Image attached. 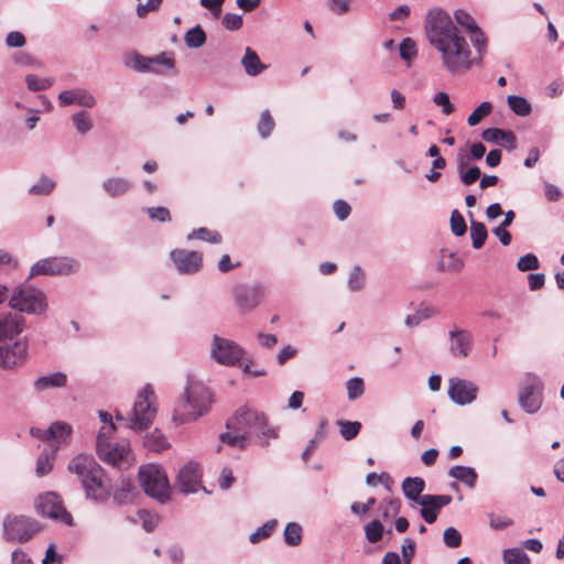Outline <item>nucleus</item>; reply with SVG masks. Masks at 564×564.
I'll use <instances>...</instances> for the list:
<instances>
[{
	"label": "nucleus",
	"instance_id": "f257e3e1",
	"mask_svg": "<svg viewBox=\"0 0 564 564\" xmlns=\"http://www.w3.org/2000/svg\"><path fill=\"white\" fill-rule=\"evenodd\" d=\"M425 29L430 43L441 53L443 67L451 74H463L482 58L478 53L473 54L467 40L445 11H431Z\"/></svg>",
	"mask_w": 564,
	"mask_h": 564
},
{
	"label": "nucleus",
	"instance_id": "f03ea898",
	"mask_svg": "<svg viewBox=\"0 0 564 564\" xmlns=\"http://www.w3.org/2000/svg\"><path fill=\"white\" fill-rule=\"evenodd\" d=\"M24 317L15 312L0 313V368L12 370L28 357V341L21 337Z\"/></svg>",
	"mask_w": 564,
	"mask_h": 564
},
{
	"label": "nucleus",
	"instance_id": "7ed1b4c3",
	"mask_svg": "<svg viewBox=\"0 0 564 564\" xmlns=\"http://www.w3.org/2000/svg\"><path fill=\"white\" fill-rule=\"evenodd\" d=\"M227 427L230 432L220 435V441L230 446L245 448L248 440L256 436H273L275 433L268 427L267 419L257 410L242 406L228 420Z\"/></svg>",
	"mask_w": 564,
	"mask_h": 564
},
{
	"label": "nucleus",
	"instance_id": "20e7f679",
	"mask_svg": "<svg viewBox=\"0 0 564 564\" xmlns=\"http://www.w3.org/2000/svg\"><path fill=\"white\" fill-rule=\"evenodd\" d=\"M213 402L210 390L202 381L188 378L184 394L175 404L173 421L176 424L194 422L209 412Z\"/></svg>",
	"mask_w": 564,
	"mask_h": 564
},
{
	"label": "nucleus",
	"instance_id": "39448f33",
	"mask_svg": "<svg viewBox=\"0 0 564 564\" xmlns=\"http://www.w3.org/2000/svg\"><path fill=\"white\" fill-rule=\"evenodd\" d=\"M68 470L78 477L89 499L105 501L109 497L104 470L93 456L82 454L74 457Z\"/></svg>",
	"mask_w": 564,
	"mask_h": 564
},
{
	"label": "nucleus",
	"instance_id": "423d86ee",
	"mask_svg": "<svg viewBox=\"0 0 564 564\" xmlns=\"http://www.w3.org/2000/svg\"><path fill=\"white\" fill-rule=\"evenodd\" d=\"M158 413L156 395L151 384H145L138 393L133 408L123 417L117 412V420H126L128 426L134 431L147 430L154 421Z\"/></svg>",
	"mask_w": 564,
	"mask_h": 564
},
{
	"label": "nucleus",
	"instance_id": "0eeeda50",
	"mask_svg": "<svg viewBox=\"0 0 564 564\" xmlns=\"http://www.w3.org/2000/svg\"><path fill=\"white\" fill-rule=\"evenodd\" d=\"M72 433V426L64 422H55L47 430L32 427L31 434L50 443V453H43L36 462V474L44 476L53 468L54 455L57 452L55 443H65Z\"/></svg>",
	"mask_w": 564,
	"mask_h": 564
},
{
	"label": "nucleus",
	"instance_id": "6e6552de",
	"mask_svg": "<svg viewBox=\"0 0 564 564\" xmlns=\"http://www.w3.org/2000/svg\"><path fill=\"white\" fill-rule=\"evenodd\" d=\"M139 479L144 491L164 502L169 499L171 487L164 470L155 464L144 465L139 470Z\"/></svg>",
	"mask_w": 564,
	"mask_h": 564
},
{
	"label": "nucleus",
	"instance_id": "1a4fd4ad",
	"mask_svg": "<svg viewBox=\"0 0 564 564\" xmlns=\"http://www.w3.org/2000/svg\"><path fill=\"white\" fill-rule=\"evenodd\" d=\"M10 306L20 312L40 314L46 308L45 295L31 286H22L13 293Z\"/></svg>",
	"mask_w": 564,
	"mask_h": 564
},
{
	"label": "nucleus",
	"instance_id": "9d476101",
	"mask_svg": "<svg viewBox=\"0 0 564 564\" xmlns=\"http://www.w3.org/2000/svg\"><path fill=\"white\" fill-rule=\"evenodd\" d=\"M39 529L35 521L24 516H7L3 521V535L7 541L26 542Z\"/></svg>",
	"mask_w": 564,
	"mask_h": 564
},
{
	"label": "nucleus",
	"instance_id": "9b49d317",
	"mask_svg": "<svg viewBox=\"0 0 564 564\" xmlns=\"http://www.w3.org/2000/svg\"><path fill=\"white\" fill-rule=\"evenodd\" d=\"M543 384L531 373L524 376L519 391V403L529 413H535L542 405Z\"/></svg>",
	"mask_w": 564,
	"mask_h": 564
},
{
	"label": "nucleus",
	"instance_id": "f8f14e48",
	"mask_svg": "<svg viewBox=\"0 0 564 564\" xmlns=\"http://www.w3.org/2000/svg\"><path fill=\"white\" fill-rule=\"evenodd\" d=\"M78 261L68 257H52L37 261L31 268V276L36 275H66L77 271Z\"/></svg>",
	"mask_w": 564,
	"mask_h": 564
},
{
	"label": "nucleus",
	"instance_id": "ddd939ff",
	"mask_svg": "<svg viewBox=\"0 0 564 564\" xmlns=\"http://www.w3.org/2000/svg\"><path fill=\"white\" fill-rule=\"evenodd\" d=\"M126 65L138 72L165 73L174 68V58L171 53H162L154 57H145L138 53L127 57Z\"/></svg>",
	"mask_w": 564,
	"mask_h": 564
},
{
	"label": "nucleus",
	"instance_id": "4468645a",
	"mask_svg": "<svg viewBox=\"0 0 564 564\" xmlns=\"http://www.w3.org/2000/svg\"><path fill=\"white\" fill-rule=\"evenodd\" d=\"M210 352L217 362L226 366H235L245 354L238 344L217 335L213 337Z\"/></svg>",
	"mask_w": 564,
	"mask_h": 564
},
{
	"label": "nucleus",
	"instance_id": "2eb2a0df",
	"mask_svg": "<svg viewBox=\"0 0 564 564\" xmlns=\"http://www.w3.org/2000/svg\"><path fill=\"white\" fill-rule=\"evenodd\" d=\"M36 509L45 517L72 524L70 513L64 508L61 497L55 492H46L39 496Z\"/></svg>",
	"mask_w": 564,
	"mask_h": 564
},
{
	"label": "nucleus",
	"instance_id": "dca6fc26",
	"mask_svg": "<svg viewBox=\"0 0 564 564\" xmlns=\"http://www.w3.org/2000/svg\"><path fill=\"white\" fill-rule=\"evenodd\" d=\"M109 456L104 457L98 455L99 458L106 464L112 465L119 469H124L131 466L134 462V456L128 441L110 442L108 443Z\"/></svg>",
	"mask_w": 564,
	"mask_h": 564
},
{
	"label": "nucleus",
	"instance_id": "f3484780",
	"mask_svg": "<svg viewBox=\"0 0 564 564\" xmlns=\"http://www.w3.org/2000/svg\"><path fill=\"white\" fill-rule=\"evenodd\" d=\"M454 18L457 24L465 28L470 33V41L476 47L479 57H481L487 45L484 32L478 28L473 17L465 10H456L454 12Z\"/></svg>",
	"mask_w": 564,
	"mask_h": 564
},
{
	"label": "nucleus",
	"instance_id": "a211bd4d",
	"mask_svg": "<svg viewBox=\"0 0 564 564\" xmlns=\"http://www.w3.org/2000/svg\"><path fill=\"white\" fill-rule=\"evenodd\" d=\"M478 388L470 381L459 378L449 380L448 395L457 404L471 403L477 398Z\"/></svg>",
	"mask_w": 564,
	"mask_h": 564
},
{
	"label": "nucleus",
	"instance_id": "6ab92c4d",
	"mask_svg": "<svg viewBox=\"0 0 564 564\" xmlns=\"http://www.w3.org/2000/svg\"><path fill=\"white\" fill-rule=\"evenodd\" d=\"M452 502L448 495H424L417 505L421 506L420 514L427 523H434L440 510Z\"/></svg>",
	"mask_w": 564,
	"mask_h": 564
},
{
	"label": "nucleus",
	"instance_id": "aec40b11",
	"mask_svg": "<svg viewBox=\"0 0 564 564\" xmlns=\"http://www.w3.org/2000/svg\"><path fill=\"white\" fill-rule=\"evenodd\" d=\"M58 102L62 107L77 105L84 108H94L97 100L89 90L85 88H73L59 93Z\"/></svg>",
	"mask_w": 564,
	"mask_h": 564
},
{
	"label": "nucleus",
	"instance_id": "412c9836",
	"mask_svg": "<svg viewBox=\"0 0 564 564\" xmlns=\"http://www.w3.org/2000/svg\"><path fill=\"white\" fill-rule=\"evenodd\" d=\"M264 297V291L261 286H238L235 289V300L242 312H248L257 307Z\"/></svg>",
	"mask_w": 564,
	"mask_h": 564
},
{
	"label": "nucleus",
	"instance_id": "4be33fe9",
	"mask_svg": "<svg viewBox=\"0 0 564 564\" xmlns=\"http://www.w3.org/2000/svg\"><path fill=\"white\" fill-rule=\"evenodd\" d=\"M171 258L181 273H195L199 270L203 260L200 253L183 249L173 250Z\"/></svg>",
	"mask_w": 564,
	"mask_h": 564
},
{
	"label": "nucleus",
	"instance_id": "5701e85b",
	"mask_svg": "<svg viewBox=\"0 0 564 564\" xmlns=\"http://www.w3.org/2000/svg\"><path fill=\"white\" fill-rule=\"evenodd\" d=\"M202 473L198 464L188 463L177 475V487L183 492H196L200 484Z\"/></svg>",
	"mask_w": 564,
	"mask_h": 564
},
{
	"label": "nucleus",
	"instance_id": "b1692460",
	"mask_svg": "<svg viewBox=\"0 0 564 564\" xmlns=\"http://www.w3.org/2000/svg\"><path fill=\"white\" fill-rule=\"evenodd\" d=\"M473 347V336L466 329L455 328L449 332V351L455 357L465 358Z\"/></svg>",
	"mask_w": 564,
	"mask_h": 564
},
{
	"label": "nucleus",
	"instance_id": "393cba45",
	"mask_svg": "<svg viewBox=\"0 0 564 564\" xmlns=\"http://www.w3.org/2000/svg\"><path fill=\"white\" fill-rule=\"evenodd\" d=\"M100 420L102 425L97 435V454L102 455L104 457L109 456L108 443L111 442V436L116 431V426L112 422V417L107 412H99Z\"/></svg>",
	"mask_w": 564,
	"mask_h": 564
},
{
	"label": "nucleus",
	"instance_id": "a878e982",
	"mask_svg": "<svg viewBox=\"0 0 564 564\" xmlns=\"http://www.w3.org/2000/svg\"><path fill=\"white\" fill-rule=\"evenodd\" d=\"M424 489L425 481L421 477H406L402 482V491L404 496L414 503L421 501L424 496L422 495Z\"/></svg>",
	"mask_w": 564,
	"mask_h": 564
},
{
	"label": "nucleus",
	"instance_id": "bb28decb",
	"mask_svg": "<svg viewBox=\"0 0 564 564\" xmlns=\"http://www.w3.org/2000/svg\"><path fill=\"white\" fill-rule=\"evenodd\" d=\"M482 139L487 142L501 144L508 148H514L516 137L511 131H503L498 128H489L484 130Z\"/></svg>",
	"mask_w": 564,
	"mask_h": 564
},
{
	"label": "nucleus",
	"instance_id": "cd10ccee",
	"mask_svg": "<svg viewBox=\"0 0 564 564\" xmlns=\"http://www.w3.org/2000/svg\"><path fill=\"white\" fill-rule=\"evenodd\" d=\"M241 64L246 73L250 76H257L267 68V66L260 61L258 54L250 47L246 48Z\"/></svg>",
	"mask_w": 564,
	"mask_h": 564
},
{
	"label": "nucleus",
	"instance_id": "c85d7f7f",
	"mask_svg": "<svg viewBox=\"0 0 564 564\" xmlns=\"http://www.w3.org/2000/svg\"><path fill=\"white\" fill-rule=\"evenodd\" d=\"M67 382L66 375L56 372L50 376L40 377L35 382L34 387L37 391H43L48 388L64 387Z\"/></svg>",
	"mask_w": 564,
	"mask_h": 564
},
{
	"label": "nucleus",
	"instance_id": "c756f323",
	"mask_svg": "<svg viewBox=\"0 0 564 564\" xmlns=\"http://www.w3.org/2000/svg\"><path fill=\"white\" fill-rule=\"evenodd\" d=\"M449 476L463 481L468 487L474 488L477 480V473L471 467L454 466L448 471Z\"/></svg>",
	"mask_w": 564,
	"mask_h": 564
},
{
	"label": "nucleus",
	"instance_id": "7c9ffc66",
	"mask_svg": "<svg viewBox=\"0 0 564 564\" xmlns=\"http://www.w3.org/2000/svg\"><path fill=\"white\" fill-rule=\"evenodd\" d=\"M144 446L153 452H162L169 447L166 437L159 430H154L151 434L145 436Z\"/></svg>",
	"mask_w": 564,
	"mask_h": 564
},
{
	"label": "nucleus",
	"instance_id": "2f4dec72",
	"mask_svg": "<svg viewBox=\"0 0 564 564\" xmlns=\"http://www.w3.org/2000/svg\"><path fill=\"white\" fill-rule=\"evenodd\" d=\"M130 187V182L123 178H109L104 183L105 191L112 197L124 194Z\"/></svg>",
	"mask_w": 564,
	"mask_h": 564
},
{
	"label": "nucleus",
	"instance_id": "473e14b6",
	"mask_svg": "<svg viewBox=\"0 0 564 564\" xmlns=\"http://www.w3.org/2000/svg\"><path fill=\"white\" fill-rule=\"evenodd\" d=\"M383 524L379 519H373L365 525V535L369 543H377L382 539Z\"/></svg>",
	"mask_w": 564,
	"mask_h": 564
},
{
	"label": "nucleus",
	"instance_id": "72a5a7b5",
	"mask_svg": "<svg viewBox=\"0 0 564 564\" xmlns=\"http://www.w3.org/2000/svg\"><path fill=\"white\" fill-rule=\"evenodd\" d=\"M488 232L486 226L479 221H471L470 225V237L473 241V247L475 249H480L487 239Z\"/></svg>",
	"mask_w": 564,
	"mask_h": 564
},
{
	"label": "nucleus",
	"instance_id": "f704fd0d",
	"mask_svg": "<svg viewBox=\"0 0 564 564\" xmlns=\"http://www.w3.org/2000/svg\"><path fill=\"white\" fill-rule=\"evenodd\" d=\"M302 527L296 522H290L284 530V541L290 546H297L302 542Z\"/></svg>",
	"mask_w": 564,
	"mask_h": 564
},
{
	"label": "nucleus",
	"instance_id": "c9c22d12",
	"mask_svg": "<svg viewBox=\"0 0 564 564\" xmlns=\"http://www.w3.org/2000/svg\"><path fill=\"white\" fill-rule=\"evenodd\" d=\"M72 121L80 134L87 133L93 128L90 115L85 110L74 113Z\"/></svg>",
	"mask_w": 564,
	"mask_h": 564
},
{
	"label": "nucleus",
	"instance_id": "e433bc0d",
	"mask_svg": "<svg viewBox=\"0 0 564 564\" xmlns=\"http://www.w3.org/2000/svg\"><path fill=\"white\" fill-rule=\"evenodd\" d=\"M206 42V34L200 26L188 30L185 34V43L188 47H200Z\"/></svg>",
	"mask_w": 564,
	"mask_h": 564
},
{
	"label": "nucleus",
	"instance_id": "4c0bfd02",
	"mask_svg": "<svg viewBox=\"0 0 564 564\" xmlns=\"http://www.w3.org/2000/svg\"><path fill=\"white\" fill-rule=\"evenodd\" d=\"M508 105L511 108V110L518 116H528L531 112V105L523 97L509 96Z\"/></svg>",
	"mask_w": 564,
	"mask_h": 564
},
{
	"label": "nucleus",
	"instance_id": "58836bf2",
	"mask_svg": "<svg viewBox=\"0 0 564 564\" xmlns=\"http://www.w3.org/2000/svg\"><path fill=\"white\" fill-rule=\"evenodd\" d=\"M278 524L276 520H269L262 527H260L256 532H253L249 540L252 544L259 543L260 541L268 539L272 532L274 531Z\"/></svg>",
	"mask_w": 564,
	"mask_h": 564
},
{
	"label": "nucleus",
	"instance_id": "ea45409f",
	"mask_svg": "<svg viewBox=\"0 0 564 564\" xmlns=\"http://www.w3.org/2000/svg\"><path fill=\"white\" fill-rule=\"evenodd\" d=\"M492 111V105L488 101L481 102L468 117L467 122L474 127Z\"/></svg>",
	"mask_w": 564,
	"mask_h": 564
},
{
	"label": "nucleus",
	"instance_id": "a19ab883",
	"mask_svg": "<svg viewBox=\"0 0 564 564\" xmlns=\"http://www.w3.org/2000/svg\"><path fill=\"white\" fill-rule=\"evenodd\" d=\"M505 564H530L528 555L521 549H509L503 552Z\"/></svg>",
	"mask_w": 564,
	"mask_h": 564
},
{
	"label": "nucleus",
	"instance_id": "79ce46f5",
	"mask_svg": "<svg viewBox=\"0 0 564 564\" xmlns=\"http://www.w3.org/2000/svg\"><path fill=\"white\" fill-rule=\"evenodd\" d=\"M275 122L269 110H264L261 113L258 122V131L262 138H268L274 129Z\"/></svg>",
	"mask_w": 564,
	"mask_h": 564
},
{
	"label": "nucleus",
	"instance_id": "37998d69",
	"mask_svg": "<svg viewBox=\"0 0 564 564\" xmlns=\"http://www.w3.org/2000/svg\"><path fill=\"white\" fill-rule=\"evenodd\" d=\"M337 423L340 426V435L346 441L355 438L361 429V424L359 422L338 421Z\"/></svg>",
	"mask_w": 564,
	"mask_h": 564
},
{
	"label": "nucleus",
	"instance_id": "c03bdc74",
	"mask_svg": "<svg viewBox=\"0 0 564 564\" xmlns=\"http://www.w3.org/2000/svg\"><path fill=\"white\" fill-rule=\"evenodd\" d=\"M187 238L189 240L196 238V239L209 241V242H213V243H219L221 241V236L218 232L210 231L207 228H199V229L193 230L188 235Z\"/></svg>",
	"mask_w": 564,
	"mask_h": 564
},
{
	"label": "nucleus",
	"instance_id": "a18cd8bd",
	"mask_svg": "<svg viewBox=\"0 0 564 564\" xmlns=\"http://www.w3.org/2000/svg\"><path fill=\"white\" fill-rule=\"evenodd\" d=\"M348 398L350 400H356L361 397L365 392V384L361 378H351L346 383Z\"/></svg>",
	"mask_w": 564,
	"mask_h": 564
},
{
	"label": "nucleus",
	"instance_id": "49530a36",
	"mask_svg": "<svg viewBox=\"0 0 564 564\" xmlns=\"http://www.w3.org/2000/svg\"><path fill=\"white\" fill-rule=\"evenodd\" d=\"M417 54L415 42L406 37L400 44V56L405 62L410 63Z\"/></svg>",
	"mask_w": 564,
	"mask_h": 564
},
{
	"label": "nucleus",
	"instance_id": "de8ad7c7",
	"mask_svg": "<svg viewBox=\"0 0 564 564\" xmlns=\"http://www.w3.org/2000/svg\"><path fill=\"white\" fill-rule=\"evenodd\" d=\"M25 82L28 88L33 91L45 90L53 84L51 78H40L36 75H28Z\"/></svg>",
	"mask_w": 564,
	"mask_h": 564
},
{
	"label": "nucleus",
	"instance_id": "09e8293b",
	"mask_svg": "<svg viewBox=\"0 0 564 564\" xmlns=\"http://www.w3.org/2000/svg\"><path fill=\"white\" fill-rule=\"evenodd\" d=\"M55 188V182L43 176L30 188V193L34 195H48Z\"/></svg>",
	"mask_w": 564,
	"mask_h": 564
},
{
	"label": "nucleus",
	"instance_id": "8fccbe9b",
	"mask_svg": "<svg viewBox=\"0 0 564 564\" xmlns=\"http://www.w3.org/2000/svg\"><path fill=\"white\" fill-rule=\"evenodd\" d=\"M451 229L457 237L463 236L466 232V223L464 217L458 210H454L451 216Z\"/></svg>",
	"mask_w": 564,
	"mask_h": 564
},
{
	"label": "nucleus",
	"instance_id": "3c124183",
	"mask_svg": "<svg viewBox=\"0 0 564 564\" xmlns=\"http://www.w3.org/2000/svg\"><path fill=\"white\" fill-rule=\"evenodd\" d=\"M488 518H489V524L494 530H503L513 524V520L503 514H497V513L491 512L488 514Z\"/></svg>",
	"mask_w": 564,
	"mask_h": 564
},
{
	"label": "nucleus",
	"instance_id": "603ef678",
	"mask_svg": "<svg viewBox=\"0 0 564 564\" xmlns=\"http://www.w3.org/2000/svg\"><path fill=\"white\" fill-rule=\"evenodd\" d=\"M383 520L393 517L400 511V501L397 499H386L380 503Z\"/></svg>",
	"mask_w": 564,
	"mask_h": 564
},
{
	"label": "nucleus",
	"instance_id": "864d4df0",
	"mask_svg": "<svg viewBox=\"0 0 564 564\" xmlns=\"http://www.w3.org/2000/svg\"><path fill=\"white\" fill-rule=\"evenodd\" d=\"M517 267L523 272L536 270L539 268V260L534 254L528 253L519 259Z\"/></svg>",
	"mask_w": 564,
	"mask_h": 564
},
{
	"label": "nucleus",
	"instance_id": "5fc2aeb1",
	"mask_svg": "<svg viewBox=\"0 0 564 564\" xmlns=\"http://www.w3.org/2000/svg\"><path fill=\"white\" fill-rule=\"evenodd\" d=\"M444 542L448 547H458L462 544V535L455 528L444 531Z\"/></svg>",
	"mask_w": 564,
	"mask_h": 564
},
{
	"label": "nucleus",
	"instance_id": "6e6d98bb",
	"mask_svg": "<svg viewBox=\"0 0 564 564\" xmlns=\"http://www.w3.org/2000/svg\"><path fill=\"white\" fill-rule=\"evenodd\" d=\"M365 284V274L360 268H355L349 278V289L351 291H359Z\"/></svg>",
	"mask_w": 564,
	"mask_h": 564
},
{
	"label": "nucleus",
	"instance_id": "4d7b16f0",
	"mask_svg": "<svg viewBox=\"0 0 564 564\" xmlns=\"http://www.w3.org/2000/svg\"><path fill=\"white\" fill-rule=\"evenodd\" d=\"M403 564H411L415 554V542L412 539H405L401 546Z\"/></svg>",
	"mask_w": 564,
	"mask_h": 564
},
{
	"label": "nucleus",
	"instance_id": "13d9d810",
	"mask_svg": "<svg viewBox=\"0 0 564 564\" xmlns=\"http://www.w3.org/2000/svg\"><path fill=\"white\" fill-rule=\"evenodd\" d=\"M223 25L230 31L239 30L242 26V15L227 13L223 19Z\"/></svg>",
	"mask_w": 564,
	"mask_h": 564
},
{
	"label": "nucleus",
	"instance_id": "bf43d9fd",
	"mask_svg": "<svg viewBox=\"0 0 564 564\" xmlns=\"http://www.w3.org/2000/svg\"><path fill=\"white\" fill-rule=\"evenodd\" d=\"M434 102L443 108V112L445 115H451L455 110L453 104L449 100V96L446 93H437L434 96Z\"/></svg>",
	"mask_w": 564,
	"mask_h": 564
},
{
	"label": "nucleus",
	"instance_id": "052dcab7",
	"mask_svg": "<svg viewBox=\"0 0 564 564\" xmlns=\"http://www.w3.org/2000/svg\"><path fill=\"white\" fill-rule=\"evenodd\" d=\"M431 314H432V310L431 308L420 310L415 314L409 315L406 317V319H405V324L408 326H410V327L416 326L422 321L429 318L431 316Z\"/></svg>",
	"mask_w": 564,
	"mask_h": 564
},
{
	"label": "nucleus",
	"instance_id": "680f3d73",
	"mask_svg": "<svg viewBox=\"0 0 564 564\" xmlns=\"http://www.w3.org/2000/svg\"><path fill=\"white\" fill-rule=\"evenodd\" d=\"M480 170L477 166L459 172L460 180L465 185L475 183L480 177Z\"/></svg>",
	"mask_w": 564,
	"mask_h": 564
},
{
	"label": "nucleus",
	"instance_id": "e2e57ef3",
	"mask_svg": "<svg viewBox=\"0 0 564 564\" xmlns=\"http://www.w3.org/2000/svg\"><path fill=\"white\" fill-rule=\"evenodd\" d=\"M163 0H148L147 3H139L137 13L140 18H144L149 12L155 11L160 8Z\"/></svg>",
	"mask_w": 564,
	"mask_h": 564
},
{
	"label": "nucleus",
	"instance_id": "0e129e2a",
	"mask_svg": "<svg viewBox=\"0 0 564 564\" xmlns=\"http://www.w3.org/2000/svg\"><path fill=\"white\" fill-rule=\"evenodd\" d=\"M225 0H200V6L212 11L218 18L221 13V7Z\"/></svg>",
	"mask_w": 564,
	"mask_h": 564
},
{
	"label": "nucleus",
	"instance_id": "69168bd1",
	"mask_svg": "<svg viewBox=\"0 0 564 564\" xmlns=\"http://www.w3.org/2000/svg\"><path fill=\"white\" fill-rule=\"evenodd\" d=\"M149 216L152 219L165 221L170 219V212L165 207H153L148 209Z\"/></svg>",
	"mask_w": 564,
	"mask_h": 564
},
{
	"label": "nucleus",
	"instance_id": "338daca9",
	"mask_svg": "<svg viewBox=\"0 0 564 564\" xmlns=\"http://www.w3.org/2000/svg\"><path fill=\"white\" fill-rule=\"evenodd\" d=\"M334 212L340 220H344L350 214V206L344 200H337L334 204Z\"/></svg>",
	"mask_w": 564,
	"mask_h": 564
},
{
	"label": "nucleus",
	"instance_id": "774afa93",
	"mask_svg": "<svg viewBox=\"0 0 564 564\" xmlns=\"http://www.w3.org/2000/svg\"><path fill=\"white\" fill-rule=\"evenodd\" d=\"M7 44L11 47H21L25 44V37L20 32H10L6 40Z\"/></svg>",
	"mask_w": 564,
	"mask_h": 564
}]
</instances>
